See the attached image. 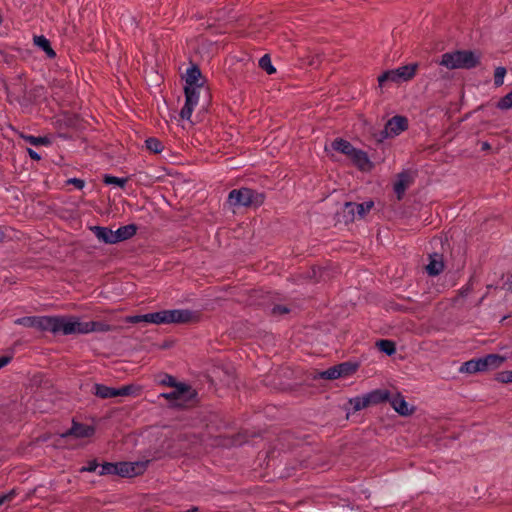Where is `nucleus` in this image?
<instances>
[{"instance_id":"obj_19","label":"nucleus","mask_w":512,"mask_h":512,"mask_svg":"<svg viewBox=\"0 0 512 512\" xmlns=\"http://www.w3.org/2000/svg\"><path fill=\"white\" fill-rule=\"evenodd\" d=\"M369 405H377L390 399V393L386 389H375L366 394Z\"/></svg>"},{"instance_id":"obj_18","label":"nucleus","mask_w":512,"mask_h":512,"mask_svg":"<svg viewBox=\"0 0 512 512\" xmlns=\"http://www.w3.org/2000/svg\"><path fill=\"white\" fill-rule=\"evenodd\" d=\"M411 184V177L408 173L402 172L398 175L397 181L394 184V191L398 199H401L405 193V190Z\"/></svg>"},{"instance_id":"obj_4","label":"nucleus","mask_w":512,"mask_h":512,"mask_svg":"<svg viewBox=\"0 0 512 512\" xmlns=\"http://www.w3.org/2000/svg\"><path fill=\"white\" fill-rule=\"evenodd\" d=\"M418 69V64L413 63L409 65L400 66L396 69L387 70L378 76V84L380 87L384 86L387 82L403 83L411 80Z\"/></svg>"},{"instance_id":"obj_28","label":"nucleus","mask_w":512,"mask_h":512,"mask_svg":"<svg viewBox=\"0 0 512 512\" xmlns=\"http://www.w3.org/2000/svg\"><path fill=\"white\" fill-rule=\"evenodd\" d=\"M336 369L339 371L340 378H341V377H346V376L353 374L357 370V365L348 363V362H344L339 365H336Z\"/></svg>"},{"instance_id":"obj_5","label":"nucleus","mask_w":512,"mask_h":512,"mask_svg":"<svg viewBox=\"0 0 512 512\" xmlns=\"http://www.w3.org/2000/svg\"><path fill=\"white\" fill-rule=\"evenodd\" d=\"M55 330L53 334L61 333L63 335L88 334V322L82 321L78 317H55Z\"/></svg>"},{"instance_id":"obj_11","label":"nucleus","mask_w":512,"mask_h":512,"mask_svg":"<svg viewBox=\"0 0 512 512\" xmlns=\"http://www.w3.org/2000/svg\"><path fill=\"white\" fill-rule=\"evenodd\" d=\"M201 88L197 87H185L186 101L183 108L180 111L182 119L190 120L194 107L199 101V92Z\"/></svg>"},{"instance_id":"obj_12","label":"nucleus","mask_w":512,"mask_h":512,"mask_svg":"<svg viewBox=\"0 0 512 512\" xmlns=\"http://www.w3.org/2000/svg\"><path fill=\"white\" fill-rule=\"evenodd\" d=\"M373 206V201H367L359 204L347 202L344 206V214L349 220L353 221L357 217L363 218Z\"/></svg>"},{"instance_id":"obj_9","label":"nucleus","mask_w":512,"mask_h":512,"mask_svg":"<svg viewBox=\"0 0 512 512\" xmlns=\"http://www.w3.org/2000/svg\"><path fill=\"white\" fill-rule=\"evenodd\" d=\"M408 128V120L404 116H394L387 121L384 130L381 132L380 140L398 136Z\"/></svg>"},{"instance_id":"obj_37","label":"nucleus","mask_w":512,"mask_h":512,"mask_svg":"<svg viewBox=\"0 0 512 512\" xmlns=\"http://www.w3.org/2000/svg\"><path fill=\"white\" fill-rule=\"evenodd\" d=\"M320 377L328 380H334L340 378V374L339 371L336 369V366H334L321 372Z\"/></svg>"},{"instance_id":"obj_30","label":"nucleus","mask_w":512,"mask_h":512,"mask_svg":"<svg viewBox=\"0 0 512 512\" xmlns=\"http://www.w3.org/2000/svg\"><path fill=\"white\" fill-rule=\"evenodd\" d=\"M377 347L379 348L380 351L384 352L387 355H392L396 351L395 344L390 340L378 341Z\"/></svg>"},{"instance_id":"obj_15","label":"nucleus","mask_w":512,"mask_h":512,"mask_svg":"<svg viewBox=\"0 0 512 512\" xmlns=\"http://www.w3.org/2000/svg\"><path fill=\"white\" fill-rule=\"evenodd\" d=\"M95 429L91 425L80 424L73 422L70 430L65 433L63 436H73L75 438H89L94 435Z\"/></svg>"},{"instance_id":"obj_8","label":"nucleus","mask_w":512,"mask_h":512,"mask_svg":"<svg viewBox=\"0 0 512 512\" xmlns=\"http://www.w3.org/2000/svg\"><path fill=\"white\" fill-rule=\"evenodd\" d=\"M16 325L35 328L39 331H49L53 333L55 330L54 316H29L21 317L14 321Z\"/></svg>"},{"instance_id":"obj_34","label":"nucleus","mask_w":512,"mask_h":512,"mask_svg":"<svg viewBox=\"0 0 512 512\" xmlns=\"http://www.w3.org/2000/svg\"><path fill=\"white\" fill-rule=\"evenodd\" d=\"M506 75V69L504 67H497L494 72V84L499 87L503 85L504 78Z\"/></svg>"},{"instance_id":"obj_47","label":"nucleus","mask_w":512,"mask_h":512,"mask_svg":"<svg viewBox=\"0 0 512 512\" xmlns=\"http://www.w3.org/2000/svg\"><path fill=\"white\" fill-rule=\"evenodd\" d=\"M5 238V233L4 231L2 230V228L0 227V242H2Z\"/></svg>"},{"instance_id":"obj_44","label":"nucleus","mask_w":512,"mask_h":512,"mask_svg":"<svg viewBox=\"0 0 512 512\" xmlns=\"http://www.w3.org/2000/svg\"><path fill=\"white\" fill-rule=\"evenodd\" d=\"M126 321L129 323L141 322V315L129 316L126 318Z\"/></svg>"},{"instance_id":"obj_29","label":"nucleus","mask_w":512,"mask_h":512,"mask_svg":"<svg viewBox=\"0 0 512 512\" xmlns=\"http://www.w3.org/2000/svg\"><path fill=\"white\" fill-rule=\"evenodd\" d=\"M146 148L153 153H160L163 150V144L157 138H148L145 141Z\"/></svg>"},{"instance_id":"obj_27","label":"nucleus","mask_w":512,"mask_h":512,"mask_svg":"<svg viewBox=\"0 0 512 512\" xmlns=\"http://www.w3.org/2000/svg\"><path fill=\"white\" fill-rule=\"evenodd\" d=\"M111 326L101 321H88V333L92 332H108L111 331Z\"/></svg>"},{"instance_id":"obj_7","label":"nucleus","mask_w":512,"mask_h":512,"mask_svg":"<svg viewBox=\"0 0 512 512\" xmlns=\"http://www.w3.org/2000/svg\"><path fill=\"white\" fill-rule=\"evenodd\" d=\"M140 388L135 385H125L120 388L108 387L103 384L94 385V393L96 396L106 399L118 396L138 395Z\"/></svg>"},{"instance_id":"obj_42","label":"nucleus","mask_w":512,"mask_h":512,"mask_svg":"<svg viewBox=\"0 0 512 512\" xmlns=\"http://www.w3.org/2000/svg\"><path fill=\"white\" fill-rule=\"evenodd\" d=\"M68 184H73L76 188L82 189L85 185V182L78 178H70L67 180Z\"/></svg>"},{"instance_id":"obj_24","label":"nucleus","mask_w":512,"mask_h":512,"mask_svg":"<svg viewBox=\"0 0 512 512\" xmlns=\"http://www.w3.org/2000/svg\"><path fill=\"white\" fill-rule=\"evenodd\" d=\"M331 147L334 150H336L342 154H345L347 156H349L353 152V149H354V147L350 144V142H348L344 139H341V138L335 139L332 142Z\"/></svg>"},{"instance_id":"obj_16","label":"nucleus","mask_w":512,"mask_h":512,"mask_svg":"<svg viewBox=\"0 0 512 512\" xmlns=\"http://www.w3.org/2000/svg\"><path fill=\"white\" fill-rule=\"evenodd\" d=\"M353 163L359 167L361 170H369L372 167V164L367 156V154L361 150L353 149V152L349 155Z\"/></svg>"},{"instance_id":"obj_23","label":"nucleus","mask_w":512,"mask_h":512,"mask_svg":"<svg viewBox=\"0 0 512 512\" xmlns=\"http://www.w3.org/2000/svg\"><path fill=\"white\" fill-rule=\"evenodd\" d=\"M33 42L38 48L43 50L49 58L52 59L56 56L55 51L52 49L50 45V41L45 36H34Z\"/></svg>"},{"instance_id":"obj_31","label":"nucleus","mask_w":512,"mask_h":512,"mask_svg":"<svg viewBox=\"0 0 512 512\" xmlns=\"http://www.w3.org/2000/svg\"><path fill=\"white\" fill-rule=\"evenodd\" d=\"M259 66L265 70L268 74H274L276 72V69L274 68V66L272 65L271 63V59H270V56L265 54L264 56H262L259 60Z\"/></svg>"},{"instance_id":"obj_48","label":"nucleus","mask_w":512,"mask_h":512,"mask_svg":"<svg viewBox=\"0 0 512 512\" xmlns=\"http://www.w3.org/2000/svg\"><path fill=\"white\" fill-rule=\"evenodd\" d=\"M197 511H198V508L193 507V508L189 509L187 512H197Z\"/></svg>"},{"instance_id":"obj_25","label":"nucleus","mask_w":512,"mask_h":512,"mask_svg":"<svg viewBox=\"0 0 512 512\" xmlns=\"http://www.w3.org/2000/svg\"><path fill=\"white\" fill-rule=\"evenodd\" d=\"M21 138H23L25 141H27L28 143H30L31 145H34V146H39V145H43V146H48L51 144V140L49 137H36V136H32V135H25V134H21Z\"/></svg>"},{"instance_id":"obj_33","label":"nucleus","mask_w":512,"mask_h":512,"mask_svg":"<svg viewBox=\"0 0 512 512\" xmlns=\"http://www.w3.org/2000/svg\"><path fill=\"white\" fill-rule=\"evenodd\" d=\"M99 475H117V463H104L101 465Z\"/></svg>"},{"instance_id":"obj_36","label":"nucleus","mask_w":512,"mask_h":512,"mask_svg":"<svg viewBox=\"0 0 512 512\" xmlns=\"http://www.w3.org/2000/svg\"><path fill=\"white\" fill-rule=\"evenodd\" d=\"M141 322L160 324V311L141 315Z\"/></svg>"},{"instance_id":"obj_13","label":"nucleus","mask_w":512,"mask_h":512,"mask_svg":"<svg viewBox=\"0 0 512 512\" xmlns=\"http://www.w3.org/2000/svg\"><path fill=\"white\" fill-rule=\"evenodd\" d=\"M146 469L144 462H121L117 463V475L122 477H133L143 473Z\"/></svg>"},{"instance_id":"obj_17","label":"nucleus","mask_w":512,"mask_h":512,"mask_svg":"<svg viewBox=\"0 0 512 512\" xmlns=\"http://www.w3.org/2000/svg\"><path fill=\"white\" fill-rule=\"evenodd\" d=\"M444 269L442 256L435 253L430 255L429 263L426 266V271L430 276L439 275Z\"/></svg>"},{"instance_id":"obj_14","label":"nucleus","mask_w":512,"mask_h":512,"mask_svg":"<svg viewBox=\"0 0 512 512\" xmlns=\"http://www.w3.org/2000/svg\"><path fill=\"white\" fill-rule=\"evenodd\" d=\"M389 402L392 408L401 416H409L415 410L412 405L406 402L405 398L400 393H396L393 396L390 395Z\"/></svg>"},{"instance_id":"obj_41","label":"nucleus","mask_w":512,"mask_h":512,"mask_svg":"<svg viewBox=\"0 0 512 512\" xmlns=\"http://www.w3.org/2000/svg\"><path fill=\"white\" fill-rule=\"evenodd\" d=\"M160 383L163 385L170 386V387H174V386L178 385L176 383L174 377H172L170 375H165L164 378L160 381Z\"/></svg>"},{"instance_id":"obj_6","label":"nucleus","mask_w":512,"mask_h":512,"mask_svg":"<svg viewBox=\"0 0 512 512\" xmlns=\"http://www.w3.org/2000/svg\"><path fill=\"white\" fill-rule=\"evenodd\" d=\"M195 396L194 390L183 383L173 387V390L168 393L160 394V397L165 398L169 403L175 407H183L188 404Z\"/></svg>"},{"instance_id":"obj_3","label":"nucleus","mask_w":512,"mask_h":512,"mask_svg":"<svg viewBox=\"0 0 512 512\" xmlns=\"http://www.w3.org/2000/svg\"><path fill=\"white\" fill-rule=\"evenodd\" d=\"M506 360L505 357L490 354L483 358L472 359L462 364L460 367V372L462 373H476L482 372L489 369H496L500 367L503 362Z\"/></svg>"},{"instance_id":"obj_38","label":"nucleus","mask_w":512,"mask_h":512,"mask_svg":"<svg viewBox=\"0 0 512 512\" xmlns=\"http://www.w3.org/2000/svg\"><path fill=\"white\" fill-rule=\"evenodd\" d=\"M496 380L501 383H511L512 382V371H503L497 374Z\"/></svg>"},{"instance_id":"obj_35","label":"nucleus","mask_w":512,"mask_h":512,"mask_svg":"<svg viewBox=\"0 0 512 512\" xmlns=\"http://www.w3.org/2000/svg\"><path fill=\"white\" fill-rule=\"evenodd\" d=\"M497 107L501 110L512 108V91L498 101Z\"/></svg>"},{"instance_id":"obj_39","label":"nucleus","mask_w":512,"mask_h":512,"mask_svg":"<svg viewBox=\"0 0 512 512\" xmlns=\"http://www.w3.org/2000/svg\"><path fill=\"white\" fill-rule=\"evenodd\" d=\"M16 495H17V492L15 489H12L8 493L1 495L0 496V505L4 504L7 501H11Z\"/></svg>"},{"instance_id":"obj_32","label":"nucleus","mask_w":512,"mask_h":512,"mask_svg":"<svg viewBox=\"0 0 512 512\" xmlns=\"http://www.w3.org/2000/svg\"><path fill=\"white\" fill-rule=\"evenodd\" d=\"M127 178H119L111 175H106L104 177V183L107 185H116L118 187L123 188L127 183Z\"/></svg>"},{"instance_id":"obj_21","label":"nucleus","mask_w":512,"mask_h":512,"mask_svg":"<svg viewBox=\"0 0 512 512\" xmlns=\"http://www.w3.org/2000/svg\"><path fill=\"white\" fill-rule=\"evenodd\" d=\"M137 227L133 224L119 227L114 231L115 243L127 240L135 235Z\"/></svg>"},{"instance_id":"obj_20","label":"nucleus","mask_w":512,"mask_h":512,"mask_svg":"<svg viewBox=\"0 0 512 512\" xmlns=\"http://www.w3.org/2000/svg\"><path fill=\"white\" fill-rule=\"evenodd\" d=\"M200 80H201V72L197 67L193 66V67L189 68L186 72V76H185L186 86L185 87L202 88V83Z\"/></svg>"},{"instance_id":"obj_43","label":"nucleus","mask_w":512,"mask_h":512,"mask_svg":"<svg viewBox=\"0 0 512 512\" xmlns=\"http://www.w3.org/2000/svg\"><path fill=\"white\" fill-rule=\"evenodd\" d=\"M27 152H28L29 156H30L33 160L39 161V160L41 159V156H40L36 151H34L33 149L28 148V149H27Z\"/></svg>"},{"instance_id":"obj_46","label":"nucleus","mask_w":512,"mask_h":512,"mask_svg":"<svg viewBox=\"0 0 512 512\" xmlns=\"http://www.w3.org/2000/svg\"><path fill=\"white\" fill-rule=\"evenodd\" d=\"M274 313H287L288 309L285 307L277 306L273 309Z\"/></svg>"},{"instance_id":"obj_40","label":"nucleus","mask_w":512,"mask_h":512,"mask_svg":"<svg viewBox=\"0 0 512 512\" xmlns=\"http://www.w3.org/2000/svg\"><path fill=\"white\" fill-rule=\"evenodd\" d=\"M98 468V463L95 460L90 461L87 466L80 469L81 472H94Z\"/></svg>"},{"instance_id":"obj_45","label":"nucleus","mask_w":512,"mask_h":512,"mask_svg":"<svg viewBox=\"0 0 512 512\" xmlns=\"http://www.w3.org/2000/svg\"><path fill=\"white\" fill-rule=\"evenodd\" d=\"M10 362V357H0V369Z\"/></svg>"},{"instance_id":"obj_10","label":"nucleus","mask_w":512,"mask_h":512,"mask_svg":"<svg viewBox=\"0 0 512 512\" xmlns=\"http://www.w3.org/2000/svg\"><path fill=\"white\" fill-rule=\"evenodd\" d=\"M192 319V313L185 309L160 311V324L187 323Z\"/></svg>"},{"instance_id":"obj_22","label":"nucleus","mask_w":512,"mask_h":512,"mask_svg":"<svg viewBox=\"0 0 512 512\" xmlns=\"http://www.w3.org/2000/svg\"><path fill=\"white\" fill-rule=\"evenodd\" d=\"M93 231L99 240L105 243L115 244V234L113 230L106 227L96 226L93 228Z\"/></svg>"},{"instance_id":"obj_49","label":"nucleus","mask_w":512,"mask_h":512,"mask_svg":"<svg viewBox=\"0 0 512 512\" xmlns=\"http://www.w3.org/2000/svg\"><path fill=\"white\" fill-rule=\"evenodd\" d=\"M489 148V144L488 143H484L483 144V149H488Z\"/></svg>"},{"instance_id":"obj_1","label":"nucleus","mask_w":512,"mask_h":512,"mask_svg":"<svg viewBox=\"0 0 512 512\" xmlns=\"http://www.w3.org/2000/svg\"><path fill=\"white\" fill-rule=\"evenodd\" d=\"M481 54L471 50H456L444 53L440 65L447 69H471L480 63Z\"/></svg>"},{"instance_id":"obj_26","label":"nucleus","mask_w":512,"mask_h":512,"mask_svg":"<svg viewBox=\"0 0 512 512\" xmlns=\"http://www.w3.org/2000/svg\"><path fill=\"white\" fill-rule=\"evenodd\" d=\"M349 403L355 412L370 406L366 394L351 398Z\"/></svg>"},{"instance_id":"obj_2","label":"nucleus","mask_w":512,"mask_h":512,"mask_svg":"<svg viewBox=\"0 0 512 512\" xmlns=\"http://www.w3.org/2000/svg\"><path fill=\"white\" fill-rule=\"evenodd\" d=\"M264 194L249 188L233 189L227 202L232 207H258L264 203Z\"/></svg>"}]
</instances>
